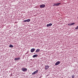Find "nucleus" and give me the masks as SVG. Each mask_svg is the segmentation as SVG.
<instances>
[{
	"instance_id": "f257e3e1",
	"label": "nucleus",
	"mask_w": 78,
	"mask_h": 78,
	"mask_svg": "<svg viewBox=\"0 0 78 78\" xmlns=\"http://www.w3.org/2000/svg\"><path fill=\"white\" fill-rule=\"evenodd\" d=\"M22 70L23 72H26V71H27V69L23 67L22 68Z\"/></svg>"
},
{
	"instance_id": "f03ea898",
	"label": "nucleus",
	"mask_w": 78,
	"mask_h": 78,
	"mask_svg": "<svg viewBox=\"0 0 78 78\" xmlns=\"http://www.w3.org/2000/svg\"><path fill=\"white\" fill-rule=\"evenodd\" d=\"M40 8H44V7H45V5L44 4L41 5H40Z\"/></svg>"
},
{
	"instance_id": "7ed1b4c3",
	"label": "nucleus",
	"mask_w": 78,
	"mask_h": 78,
	"mask_svg": "<svg viewBox=\"0 0 78 78\" xmlns=\"http://www.w3.org/2000/svg\"><path fill=\"white\" fill-rule=\"evenodd\" d=\"M37 72H38V70H37L36 71H35L34 72V73H33L32 74V75H35V74H36V73H37Z\"/></svg>"
},
{
	"instance_id": "20e7f679",
	"label": "nucleus",
	"mask_w": 78,
	"mask_h": 78,
	"mask_svg": "<svg viewBox=\"0 0 78 78\" xmlns=\"http://www.w3.org/2000/svg\"><path fill=\"white\" fill-rule=\"evenodd\" d=\"M59 64H60V62L58 61L56 63L55 65V66H58V65H59Z\"/></svg>"
},
{
	"instance_id": "39448f33",
	"label": "nucleus",
	"mask_w": 78,
	"mask_h": 78,
	"mask_svg": "<svg viewBox=\"0 0 78 78\" xmlns=\"http://www.w3.org/2000/svg\"><path fill=\"white\" fill-rule=\"evenodd\" d=\"M35 49L33 48H32L30 50V51L31 52H34V51H35Z\"/></svg>"
},
{
	"instance_id": "423d86ee",
	"label": "nucleus",
	"mask_w": 78,
	"mask_h": 78,
	"mask_svg": "<svg viewBox=\"0 0 78 78\" xmlns=\"http://www.w3.org/2000/svg\"><path fill=\"white\" fill-rule=\"evenodd\" d=\"M49 68V66L47 65H46L45 66V69H46V70H47V69H48Z\"/></svg>"
},
{
	"instance_id": "0eeeda50",
	"label": "nucleus",
	"mask_w": 78,
	"mask_h": 78,
	"mask_svg": "<svg viewBox=\"0 0 78 78\" xmlns=\"http://www.w3.org/2000/svg\"><path fill=\"white\" fill-rule=\"evenodd\" d=\"M20 59V57L16 58H15L14 60L15 61H17L18 60H19Z\"/></svg>"
},
{
	"instance_id": "6e6552de",
	"label": "nucleus",
	"mask_w": 78,
	"mask_h": 78,
	"mask_svg": "<svg viewBox=\"0 0 78 78\" xmlns=\"http://www.w3.org/2000/svg\"><path fill=\"white\" fill-rule=\"evenodd\" d=\"M51 25H52V23H50L47 24V27H50V26H51Z\"/></svg>"
},
{
	"instance_id": "1a4fd4ad",
	"label": "nucleus",
	"mask_w": 78,
	"mask_h": 78,
	"mask_svg": "<svg viewBox=\"0 0 78 78\" xmlns=\"http://www.w3.org/2000/svg\"><path fill=\"white\" fill-rule=\"evenodd\" d=\"M38 56L37 55H35L33 56V58H36Z\"/></svg>"
},
{
	"instance_id": "9d476101",
	"label": "nucleus",
	"mask_w": 78,
	"mask_h": 78,
	"mask_svg": "<svg viewBox=\"0 0 78 78\" xmlns=\"http://www.w3.org/2000/svg\"><path fill=\"white\" fill-rule=\"evenodd\" d=\"M39 51H40V49H37V50L36 51V53H38V52H39Z\"/></svg>"
},
{
	"instance_id": "9b49d317",
	"label": "nucleus",
	"mask_w": 78,
	"mask_h": 78,
	"mask_svg": "<svg viewBox=\"0 0 78 78\" xmlns=\"http://www.w3.org/2000/svg\"><path fill=\"white\" fill-rule=\"evenodd\" d=\"M13 47L14 46H12V44H10L9 45V47H10V48H12V47Z\"/></svg>"
},
{
	"instance_id": "f8f14e48",
	"label": "nucleus",
	"mask_w": 78,
	"mask_h": 78,
	"mask_svg": "<svg viewBox=\"0 0 78 78\" xmlns=\"http://www.w3.org/2000/svg\"><path fill=\"white\" fill-rule=\"evenodd\" d=\"M61 3H57L56 5L57 6H59V5H60V4H61Z\"/></svg>"
},
{
	"instance_id": "ddd939ff",
	"label": "nucleus",
	"mask_w": 78,
	"mask_h": 78,
	"mask_svg": "<svg viewBox=\"0 0 78 78\" xmlns=\"http://www.w3.org/2000/svg\"><path fill=\"white\" fill-rule=\"evenodd\" d=\"M27 20L28 22H30V19H28V20Z\"/></svg>"
},
{
	"instance_id": "4468645a",
	"label": "nucleus",
	"mask_w": 78,
	"mask_h": 78,
	"mask_svg": "<svg viewBox=\"0 0 78 78\" xmlns=\"http://www.w3.org/2000/svg\"><path fill=\"white\" fill-rule=\"evenodd\" d=\"M71 25H75V23H71Z\"/></svg>"
},
{
	"instance_id": "2eb2a0df",
	"label": "nucleus",
	"mask_w": 78,
	"mask_h": 78,
	"mask_svg": "<svg viewBox=\"0 0 78 78\" xmlns=\"http://www.w3.org/2000/svg\"><path fill=\"white\" fill-rule=\"evenodd\" d=\"M23 22H27V20H24L23 21Z\"/></svg>"
},
{
	"instance_id": "dca6fc26",
	"label": "nucleus",
	"mask_w": 78,
	"mask_h": 78,
	"mask_svg": "<svg viewBox=\"0 0 78 78\" xmlns=\"http://www.w3.org/2000/svg\"><path fill=\"white\" fill-rule=\"evenodd\" d=\"M75 29H76V30H78V26H77V27H76Z\"/></svg>"
},
{
	"instance_id": "f3484780",
	"label": "nucleus",
	"mask_w": 78,
	"mask_h": 78,
	"mask_svg": "<svg viewBox=\"0 0 78 78\" xmlns=\"http://www.w3.org/2000/svg\"><path fill=\"white\" fill-rule=\"evenodd\" d=\"M68 25L69 26H71V25H71V23H70L69 24H68Z\"/></svg>"
},
{
	"instance_id": "a211bd4d",
	"label": "nucleus",
	"mask_w": 78,
	"mask_h": 78,
	"mask_svg": "<svg viewBox=\"0 0 78 78\" xmlns=\"http://www.w3.org/2000/svg\"><path fill=\"white\" fill-rule=\"evenodd\" d=\"M72 76V78H74V77H75V76H74V75H73Z\"/></svg>"
},
{
	"instance_id": "6ab92c4d",
	"label": "nucleus",
	"mask_w": 78,
	"mask_h": 78,
	"mask_svg": "<svg viewBox=\"0 0 78 78\" xmlns=\"http://www.w3.org/2000/svg\"><path fill=\"white\" fill-rule=\"evenodd\" d=\"M54 5L53 6H57L56 4H54Z\"/></svg>"
},
{
	"instance_id": "aec40b11",
	"label": "nucleus",
	"mask_w": 78,
	"mask_h": 78,
	"mask_svg": "<svg viewBox=\"0 0 78 78\" xmlns=\"http://www.w3.org/2000/svg\"><path fill=\"white\" fill-rule=\"evenodd\" d=\"M33 61V59H31L30 60V62H31V61Z\"/></svg>"
},
{
	"instance_id": "412c9836",
	"label": "nucleus",
	"mask_w": 78,
	"mask_h": 78,
	"mask_svg": "<svg viewBox=\"0 0 78 78\" xmlns=\"http://www.w3.org/2000/svg\"><path fill=\"white\" fill-rule=\"evenodd\" d=\"M42 77V76H41L40 77V78H41V77Z\"/></svg>"
},
{
	"instance_id": "4be33fe9",
	"label": "nucleus",
	"mask_w": 78,
	"mask_h": 78,
	"mask_svg": "<svg viewBox=\"0 0 78 78\" xmlns=\"http://www.w3.org/2000/svg\"><path fill=\"white\" fill-rule=\"evenodd\" d=\"M64 1H65V0H63Z\"/></svg>"
}]
</instances>
